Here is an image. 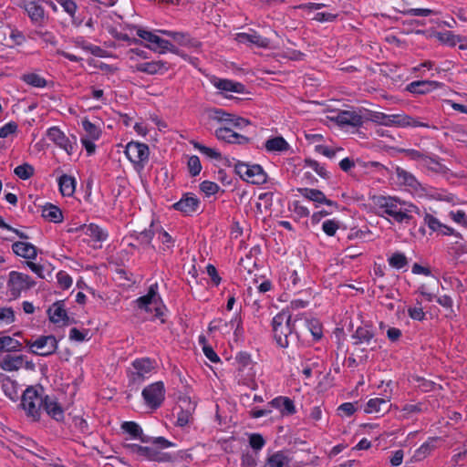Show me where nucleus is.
I'll return each instance as SVG.
<instances>
[{"instance_id":"f257e3e1","label":"nucleus","mask_w":467,"mask_h":467,"mask_svg":"<svg viewBox=\"0 0 467 467\" xmlns=\"http://www.w3.org/2000/svg\"><path fill=\"white\" fill-rule=\"evenodd\" d=\"M302 321L301 316H296L292 321V316L288 311L283 310L272 320L274 337L281 348H287L296 343L299 336L296 330V324Z\"/></svg>"},{"instance_id":"f03ea898","label":"nucleus","mask_w":467,"mask_h":467,"mask_svg":"<svg viewBox=\"0 0 467 467\" xmlns=\"http://www.w3.org/2000/svg\"><path fill=\"white\" fill-rule=\"evenodd\" d=\"M374 203L386 213L393 218L397 223H409L412 219V213H419L416 206L406 205L400 200L394 197L378 196L374 198Z\"/></svg>"},{"instance_id":"7ed1b4c3","label":"nucleus","mask_w":467,"mask_h":467,"mask_svg":"<svg viewBox=\"0 0 467 467\" xmlns=\"http://www.w3.org/2000/svg\"><path fill=\"white\" fill-rule=\"evenodd\" d=\"M46 395H44L43 388L36 389L35 387H28L22 395L21 407L26 411L27 417L32 418L33 420H38L45 401Z\"/></svg>"},{"instance_id":"20e7f679","label":"nucleus","mask_w":467,"mask_h":467,"mask_svg":"<svg viewBox=\"0 0 467 467\" xmlns=\"http://www.w3.org/2000/svg\"><path fill=\"white\" fill-rule=\"evenodd\" d=\"M235 172L244 181L253 184H263L267 180V175L259 164L249 165L238 161L234 165Z\"/></svg>"},{"instance_id":"39448f33","label":"nucleus","mask_w":467,"mask_h":467,"mask_svg":"<svg viewBox=\"0 0 467 467\" xmlns=\"http://www.w3.org/2000/svg\"><path fill=\"white\" fill-rule=\"evenodd\" d=\"M123 447L130 453L136 454L140 459L155 462H170L171 457L168 453L157 451L153 447L140 446L136 443H124Z\"/></svg>"},{"instance_id":"423d86ee","label":"nucleus","mask_w":467,"mask_h":467,"mask_svg":"<svg viewBox=\"0 0 467 467\" xmlns=\"http://www.w3.org/2000/svg\"><path fill=\"white\" fill-rule=\"evenodd\" d=\"M31 353L47 357L55 353L57 349V340L54 336H41L36 340H26Z\"/></svg>"},{"instance_id":"0eeeda50","label":"nucleus","mask_w":467,"mask_h":467,"mask_svg":"<svg viewBox=\"0 0 467 467\" xmlns=\"http://www.w3.org/2000/svg\"><path fill=\"white\" fill-rule=\"evenodd\" d=\"M145 403L151 409L156 410L164 401L165 388L162 381L154 382L147 386L141 393Z\"/></svg>"},{"instance_id":"6e6552de","label":"nucleus","mask_w":467,"mask_h":467,"mask_svg":"<svg viewBox=\"0 0 467 467\" xmlns=\"http://www.w3.org/2000/svg\"><path fill=\"white\" fill-rule=\"evenodd\" d=\"M210 118L224 123V127L243 129L251 124L250 120L234 114L228 113L221 109H213L210 110Z\"/></svg>"},{"instance_id":"1a4fd4ad","label":"nucleus","mask_w":467,"mask_h":467,"mask_svg":"<svg viewBox=\"0 0 467 467\" xmlns=\"http://www.w3.org/2000/svg\"><path fill=\"white\" fill-rule=\"evenodd\" d=\"M36 285L35 281L28 275L13 271L9 275L7 283L10 295L17 297L21 291L27 290Z\"/></svg>"},{"instance_id":"9d476101","label":"nucleus","mask_w":467,"mask_h":467,"mask_svg":"<svg viewBox=\"0 0 467 467\" xmlns=\"http://www.w3.org/2000/svg\"><path fill=\"white\" fill-rule=\"evenodd\" d=\"M47 136L52 142L63 149L68 155L73 154L77 146V139L75 136H72L70 139L57 127L49 128L47 131Z\"/></svg>"},{"instance_id":"9b49d317","label":"nucleus","mask_w":467,"mask_h":467,"mask_svg":"<svg viewBox=\"0 0 467 467\" xmlns=\"http://www.w3.org/2000/svg\"><path fill=\"white\" fill-rule=\"evenodd\" d=\"M127 158L135 165L143 167V163L149 159L150 150L147 144L130 141L125 149Z\"/></svg>"},{"instance_id":"f8f14e48","label":"nucleus","mask_w":467,"mask_h":467,"mask_svg":"<svg viewBox=\"0 0 467 467\" xmlns=\"http://www.w3.org/2000/svg\"><path fill=\"white\" fill-rule=\"evenodd\" d=\"M47 315L49 320L54 323H59L60 321L64 322V325H69L75 323L74 319H70L67 314L65 309V305L63 301L55 302L48 309Z\"/></svg>"},{"instance_id":"ddd939ff","label":"nucleus","mask_w":467,"mask_h":467,"mask_svg":"<svg viewBox=\"0 0 467 467\" xmlns=\"http://www.w3.org/2000/svg\"><path fill=\"white\" fill-rule=\"evenodd\" d=\"M172 207L185 215H191L198 211L200 207V201L191 193H185L179 202L172 205Z\"/></svg>"},{"instance_id":"4468645a","label":"nucleus","mask_w":467,"mask_h":467,"mask_svg":"<svg viewBox=\"0 0 467 467\" xmlns=\"http://www.w3.org/2000/svg\"><path fill=\"white\" fill-rule=\"evenodd\" d=\"M235 40L241 44L255 46L262 48L268 47L270 44V40L268 38L263 37L253 30L250 33H238L235 36Z\"/></svg>"},{"instance_id":"2eb2a0df","label":"nucleus","mask_w":467,"mask_h":467,"mask_svg":"<svg viewBox=\"0 0 467 467\" xmlns=\"http://www.w3.org/2000/svg\"><path fill=\"white\" fill-rule=\"evenodd\" d=\"M215 136L218 140L228 143L246 144L249 142V138L234 131L230 127L218 128L215 130Z\"/></svg>"},{"instance_id":"dca6fc26","label":"nucleus","mask_w":467,"mask_h":467,"mask_svg":"<svg viewBox=\"0 0 467 467\" xmlns=\"http://www.w3.org/2000/svg\"><path fill=\"white\" fill-rule=\"evenodd\" d=\"M335 120L341 126L359 127L363 124L362 116L356 110H341Z\"/></svg>"},{"instance_id":"f3484780","label":"nucleus","mask_w":467,"mask_h":467,"mask_svg":"<svg viewBox=\"0 0 467 467\" xmlns=\"http://www.w3.org/2000/svg\"><path fill=\"white\" fill-rule=\"evenodd\" d=\"M180 411L177 417V425L180 427L186 426L191 420H192V411L195 409V405L191 402L189 398L184 397L180 399Z\"/></svg>"},{"instance_id":"a211bd4d","label":"nucleus","mask_w":467,"mask_h":467,"mask_svg":"<svg viewBox=\"0 0 467 467\" xmlns=\"http://www.w3.org/2000/svg\"><path fill=\"white\" fill-rule=\"evenodd\" d=\"M241 317L236 316L229 323L222 318L213 320L209 325L210 331L219 330L223 333H229L232 328L235 326L234 333L238 334L241 327Z\"/></svg>"},{"instance_id":"6ab92c4d","label":"nucleus","mask_w":467,"mask_h":467,"mask_svg":"<svg viewBox=\"0 0 467 467\" xmlns=\"http://www.w3.org/2000/svg\"><path fill=\"white\" fill-rule=\"evenodd\" d=\"M441 87V83L433 80H418L410 83L406 89L413 94H426Z\"/></svg>"},{"instance_id":"aec40b11","label":"nucleus","mask_w":467,"mask_h":467,"mask_svg":"<svg viewBox=\"0 0 467 467\" xmlns=\"http://www.w3.org/2000/svg\"><path fill=\"white\" fill-rule=\"evenodd\" d=\"M374 337V333L372 329H370L368 327H359L357 328L355 333L352 336V338L354 339L353 345L355 347H358L362 344L370 345L372 343V339ZM374 346L371 347V350H374L377 348L376 346V340L373 341Z\"/></svg>"},{"instance_id":"412c9836","label":"nucleus","mask_w":467,"mask_h":467,"mask_svg":"<svg viewBox=\"0 0 467 467\" xmlns=\"http://www.w3.org/2000/svg\"><path fill=\"white\" fill-rule=\"evenodd\" d=\"M136 372L132 375L134 382H141L145 379V375L153 369L152 361L150 358L136 359L132 363Z\"/></svg>"},{"instance_id":"4be33fe9","label":"nucleus","mask_w":467,"mask_h":467,"mask_svg":"<svg viewBox=\"0 0 467 467\" xmlns=\"http://www.w3.org/2000/svg\"><path fill=\"white\" fill-rule=\"evenodd\" d=\"M389 126L397 127H429L428 124L414 119L406 114H391L389 115Z\"/></svg>"},{"instance_id":"5701e85b","label":"nucleus","mask_w":467,"mask_h":467,"mask_svg":"<svg viewBox=\"0 0 467 467\" xmlns=\"http://www.w3.org/2000/svg\"><path fill=\"white\" fill-rule=\"evenodd\" d=\"M12 250L16 255L26 259H36L37 256L36 247L30 243L15 242Z\"/></svg>"},{"instance_id":"b1692460","label":"nucleus","mask_w":467,"mask_h":467,"mask_svg":"<svg viewBox=\"0 0 467 467\" xmlns=\"http://www.w3.org/2000/svg\"><path fill=\"white\" fill-rule=\"evenodd\" d=\"M42 410H44L50 417L57 421L63 420L64 418V412L61 406L53 397L46 395Z\"/></svg>"},{"instance_id":"393cba45","label":"nucleus","mask_w":467,"mask_h":467,"mask_svg":"<svg viewBox=\"0 0 467 467\" xmlns=\"http://www.w3.org/2000/svg\"><path fill=\"white\" fill-rule=\"evenodd\" d=\"M269 405L281 411L282 414L293 415L296 413V407L291 399L287 397H277L269 402Z\"/></svg>"},{"instance_id":"a878e982","label":"nucleus","mask_w":467,"mask_h":467,"mask_svg":"<svg viewBox=\"0 0 467 467\" xmlns=\"http://www.w3.org/2000/svg\"><path fill=\"white\" fill-rule=\"evenodd\" d=\"M157 285H152L150 286L147 295L140 296L137 299L138 306L140 309H145L146 311H152V306L157 305L156 296H157Z\"/></svg>"},{"instance_id":"bb28decb","label":"nucleus","mask_w":467,"mask_h":467,"mask_svg":"<svg viewBox=\"0 0 467 467\" xmlns=\"http://www.w3.org/2000/svg\"><path fill=\"white\" fill-rule=\"evenodd\" d=\"M24 364V356L6 355L0 359V368L6 371H15L19 369Z\"/></svg>"},{"instance_id":"cd10ccee","label":"nucleus","mask_w":467,"mask_h":467,"mask_svg":"<svg viewBox=\"0 0 467 467\" xmlns=\"http://www.w3.org/2000/svg\"><path fill=\"white\" fill-rule=\"evenodd\" d=\"M389 400L384 398L370 399L365 408L366 413L384 412L388 411L389 408Z\"/></svg>"},{"instance_id":"c85d7f7f","label":"nucleus","mask_w":467,"mask_h":467,"mask_svg":"<svg viewBox=\"0 0 467 467\" xmlns=\"http://www.w3.org/2000/svg\"><path fill=\"white\" fill-rule=\"evenodd\" d=\"M59 191L63 196H72L76 189V181L72 176L63 174L58 179Z\"/></svg>"},{"instance_id":"c756f323","label":"nucleus","mask_w":467,"mask_h":467,"mask_svg":"<svg viewBox=\"0 0 467 467\" xmlns=\"http://www.w3.org/2000/svg\"><path fill=\"white\" fill-rule=\"evenodd\" d=\"M162 69L167 70V67H166V63L161 60L144 62V63L138 64L136 66L137 71L144 72V73L150 74V75L159 73Z\"/></svg>"},{"instance_id":"7c9ffc66","label":"nucleus","mask_w":467,"mask_h":467,"mask_svg":"<svg viewBox=\"0 0 467 467\" xmlns=\"http://www.w3.org/2000/svg\"><path fill=\"white\" fill-rule=\"evenodd\" d=\"M42 216L52 223H61L63 221V214L61 210L51 203L46 204L42 209Z\"/></svg>"},{"instance_id":"2f4dec72","label":"nucleus","mask_w":467,"mask_h":467,"mask_svg":"<svg viewBox=\"0 0 467 467\" xmlns=\"http://www.w3.org/2000/svg\"><path fill=\"white\" fill-rule=\"evenodd\" d=\"M291 459L283 451H277L267 458L265 467H290Z\"/></svg>"},{"instance_id":"473e14b6","label":"nucleus","mask_w":467,"mask_h":467,"mask_svg":"<svg viewBox=\"0 0 467 467\" xmlns=\"http://www.w3.org/2000/svg\"><path fill=\"white\" fill-rule=\"evenodd\" d=\"M299 327L302 329L309 331L316 339H319L322 337L321 325L317 319H307L302 317V321L299 322Z\"/></svg>"},{"instance_id":"72a5a7b5","label":"nucleus","mask_w":467,"mask_h":467,"mask_svg":"<svg viewBox=\"0 0 467 467\" xmlns=\"http://www.w3.org/2000/svg\"><path fill=\"white\" fill-rule=\"evenodd\" d=\"M265 148L267 151H285L289 149V144L281 137H274L267 140L265 143Z\"/></svg>"},{"instance_id":"f704fd0d","label":"nucleus","mask_w":467,"mask_h":467,"mask_svg":"<svg viewBox=\"0 0 467 467\" xmlns=\"http://www.w3.org/2000/svg\"><path fill=\"white\" fill-rule=\"evenodd\" d=\"M121 429L133 438H139L142 442H150V438L143 436L141 428L134 421L123 422Z\"/></svg>"},{"instance_id":"c9c22d12","label":"nucleus","mask_w":467,"mask_h":467,"mask_svg":"<svg viewBox=\"0 0 467 467\" xmlns=\"http://www.w3.org/2000/svg\"><path fill=\"white\" fill-rule=\"evenodd\" d=\"M214 86L221 90L233 91L235 93H244V86L240 82H234L228 79H218L214 82Z\"/></svg>"},{"instance_id":"e433bc0d","label":"nucleus","mask_w":467,"mask_h":467,"mask_svg":"<svg viewBox=\"0 0 467 467\" xmlns=\"http://www.w3.org/2000/svg\"><path fill=\"white\" fill-rule=\"evenodd\" d=\"M25 9L33 21L41 22L44 19V9L36 2H29L26 5Z\"/></svg>"},{"instance_id":"4c0bfd02","label":"nucleus","mask_w":467,"mask_h":467,"mask_svg":"<svg viewBox=\"0 0 467 467\" xmlns=\"http://www.w3.org/2000/svg\"><path fill=\"white\" fill-rule=\"evenodd\" d=\"M22 344L10 336L0 337V352L1 351H19Z\"/></svg>"},{"instance_id":"58836bf2","label":"nucleus","mask_w":467,"mask_h":467,"mask_svg":"<svg viewBox=\"0 0 467 467\" xmlns=\"http://www.w3.org/2000/svg\"><path fill=\"white\" fill-rule=\"evenodd\" d=\"M284 281L287 282V288L292 290H297L303 286L301 278L298 276L296 270L287 269L286 272L284 273Z\"/></svg>"},{"instance_id":"ea45409f","label":"nucleus","mask_w":467,"mask_h":467,"mask_svg":"<svg viewBox=\"0 0 467 467\" xmlns=\"http://www.w3.org/2000/svg\"><path fill=\"white\" fill-rule=\"evenodd\" d=\"M428 406L424 402H419L416 404H405L401 410L402 418L409 419L412 414L420 413L426 411Z\"/></svg>"},{"instance_id":"a19ab883","label":"nucleus","mask_w":467,"mask_h":467,"mask_svg":"<svg viewBox=\"0 0 467 467\" xmlns=\"http://www.w3.org/2000/svg\"><path fill=\"white\" fill-rule=\"evenodd\" d=\"M156 235L158 240L161 241L162 244V251H171L175 243L174 239L166 231H163L162 229L156 230Z\"/></svg>"},{"instance_id":"79ce46f5","label":"nucleus","mask_w":467,"mask_h":467,"mask_svg":"<svg viewBox=\"0 0 467 467\" xmlns=\"http://www.w3.org/2000/svg\"><path fill=\"white\" fill-rule=\"evenodd\" d=\"M298 191L304 197L310 201L321 203L322 201L326 200L325 194L319 190L304 188L299 189Z\"/></svg>"},{"instance_id":"37998d69","label":"nucleus","mask_w":467,"mask_h":467,"mask_svg":"<svg viewBox=\"0 0 467 467\" xmlns=\"http://www.w3.org/2000/svg\"><path fill=\"white\" fill-rule=\"evenodd\" d=\"M396 174L398 179L405 185L415 187L417 184L416 178L410 173L409 171H405L404 169L400 167H397L396 169Z\"/></svg>"},{"instance_id":"c03bdc74","label":"nucleus","mask_w":467,"mask_h":467,"mask_svg":"<svg viewBox=\"0 0 467 467\" xmlns=\"http://www.w3.org/2000/svg\"><path fill=\"white\" fill-rule=\"evenodd\" d=\"M153 224L151 223L150 229H145L136 235V240L142 245H149L151 240L156 235V230L152 229Z\"/></svg>"},{"instance_id":"a18cd8bd","label":"nucleus","mask_w":467,"mask_h":467,"mask_svg":"<svg viewBox=\"0 0 467 467\" xmlns=\"http://www.w3.org/2000/svg\"><path fill=\"white\" fill-rule=\"evenodd\" d=\"M22 79L26 84L36 88H44L47 85L46 79L35 73L25 74Z\"/></svg>"},{"instance_id":"49530a36","label":"nucleus","mask_w":467,"mask_h":467,"mask_svg":"<svg viewBox=\"0 0 467 467\" xmlns=\"http://www.w3.org/2000/svg\"><path fill=\"white\" fill-rule=\"evenodd\" d=\"M35 169L29 163H23L15 168L14 173L22 180H27L34 175Z\"/></svg>"},{"instance_id":"de8ad7c7","label":"nucleus","mask_w":467,"mask_h":467,"mask_svg":"<svg viewBox=\"0 0 467 467\" xmlns=\"http://www.w3.org/2000/svg\"><path fill=\"white\" fill-rule=\"evenodd\" d=\"M85 234L91 237L94 241H102L106 239L107 234L96 224H89L85 227Z\"/></svg>"},{"instance_id":"09e8293b","label":"nucleus","mask_w":467,"mask_h":467,"mask_svg":"<svg viewBox=\"0 0 467 467\" xmlns=\"http://www.w3.org/2000/svg\"><path fill=\"white\" fill-rule=\"evenodd\" d=\"M82 127L84 130L87 132L88 139L98 140L100 137L101 130L93 123H91L88 119H84L82 121Z\"/></svg>"},{"instance_id":"8fccbe9b","label":"nucleus","mask_w":467,"mask_h":467,"mask_svg":"<svg viewBox=\"0 0 467 467\" xmlns=\"http://www.w3.org/2000/svg\"><path fill=\"white\" fill-rule=\"evenodd\" d=\"M434 440L428 441L424 442L416 451L414 454V458L416 460H422L425 457H427L434 449L433 444Z\"/></svg>"},{"instance_id":"3c124183","label":"nucleus","mask_w":467,"mask_h":467,"mask_svg":"<svg viewBox=\"0 0 467 467\" xmlns=\"http://www.w3.org/2000/svg\"><path fill=\"white\" fill-rule=\"evenodd\" d=\"M389 264L393 268L401 269L408 265V260L404 254L394 253L389 258Z\"/></svg>"},{"instance_id":"603ef678","label":"nucleus","mask_w":467,"mask_h":467,"mask_svg":"<svg viewBox=\"0 0 467 467\" xmlns=\"http://www.w3.org/2000/svg\"><path fill=\"white\" fill-rule=\"evenodd\" d=\"M367 119L380 125L389 126V115L382 112L369 111Z\"/></svg>"},{"instance_id":"864d4df0","label":"nucleus","mask_w":467,"mask_h":467,"mask_svg":"<svg viewBox=\"0 0 467 467\" xmlns=\"http://www.w3.org/2000/svg\"><path fill=\"white\" fill-rule=\"evenodd\" d=\"M413 380L415 381V387L419 389L422 392H430L434 389L435 383L431 380L426 379L420 377H413Z\"/></svg>"},{"instance_id":"5fc2aeb1","label":"nucleus","mask_w":467,"mask_h":467,"mask_svg":"<svg viewBox=\"0 0 467 467\" xmlns=\"http://www.w3.org/2000/svg\"><path fill=\"white\" fill-rule=\"evenodd\" d=\"M187 166L189 172L192 177L199 175L202 171V164L200 159L196 155H192L189 158Z\"/></svg>"},{"instance_id":"6e6d98bb","label":"nucleus","mask_w":467,"mask_h":467,"mask_svg":"<svg viewBox=\"0 0 467 467\" xmlns=\"http://www.w3.org/2000/svg\"><path fill=\"white\" fill-rule=\"evenodd\" d=\"M195 149L199 150L202 153L205 154L207 157L214 160H221L222 155L215 149L206 147L199 142L193 143Z\"/></svg>"},{"instance_id":"4d7b16f0","label":"nucleus","mask_w":467,"mask_h":467,"mask_svg":"<svg viewBox=\"0 0 467 467\" xmlns=\"http://www.w3.org/2000/svg\"><path fill=\"white\" fill-rule=\"evenodd\" d=\"M153 47H150V48L154 51H159L160 53H165L167 48H171V43L166 39L161 38L160 36H156V38H154ZM150 47V46H148Z\"/></svg>"},{"instance_id":"13d9d810","label":"nucleus","mask_w":467,"mask_h":467,"mask_svg":"<svg viewBox=\"0 0 467 467\" xmlns=\"http://www.w3.org/2000/svg\"><path fill=\"white\" fill-rule=\"evenodd\" d=\"M200 189L207 196H210L215 194L219 191V186L215 182L204 181L200 184Z\"/></svg>"},{"instance_id":"bf43d9fd","label":"nucleus","mask_w":467,"mask_h":467,"mask_svg":"<svg viewBox=\"0 0 467 467\" xmlns=\"http://www.w3.org/2000/svg\"><path fill=\"white\" fill-rule=\"evenodd\" d=\"M306 165L313 169L320 177L327 178V172L326 169L321 166L317 161L306 159L305 161Z\"/></svg>"},{"instance_id":"052dcab7","label":"nucleus","mask_w":467,"mask_h":467,"mask_svg":"<svg viewBox=\"0 0 467 467\" xmlns=\"http://www.w3.org/2000/svg\"><path fill=\"white\" fill-rule=\"evenodd\" d=\"M88 334V329H86L84 331H80L77 327H73L70 329V332H69V339L72 341L83 342L84 340L87 339Z\"/></svg>"},{"instance_id":"680f3d73","label":"nucleus","mask_w":467,"mask_h":467,"mask_svg":"<svg viewBox=\"0 0 467 467\" xmlns=\"http://www.w3.org/2000/svg\"><path fill=\"white\" fill-rule=\"evenodd\" d=\"M424 223L431 229L432 231H438L441 229L443 226L442 223L439 222L437 218H435L433 215L426 213L424 215Z\"/></svg>"},{"instance_id":"e2e57ef3","label":"nucleus","mask_w":467,"mask_h":467,"mask_svg":"<svg viewBox=\"0 0 467 467\" xmlns=\"http://www.w3.org/2000/svg\"><path fill=\"white\" fill-rule=\"evenodd\" d=\"M338 223L334 220H327L323 223L322 229L328 236H334L338 229Z\"/></svg>"},{"instance_id":"0e129e2a","label":"nucleus","mask_w":467,"mask_h":467,"mask_svg":"<svg viewBox=\"0 0 467 467\" xmlns=\"http://www.w3.org/2000/svg\"><path fill=\"white\" fill-rule=\"evenodd\" d=\"M265 441L261 434L254 433L249 437V444L254 450H260L264 447Z\"/></svg>"},{"instance_id":"69168bd1","label":"nucleus","mask_w":467,"mask_h":467,"mask_svg":"<svg viewBox=\"0 0 467 467\" xmlns=\"http://www.w3.org/2000/svg\"><path fill=\"white\" fill-rule=\"evenodd\" d=\"M65 12H67L72 18H74L77 12V4L73 0H58Z\"/></svg>"},{"instance_id":"338daca9","label":"nucleus","mask_w":467,"mask_h":467,"mask_svg":"<svg viewBox=\"0 0 467 467\" xmlns=\"http://www.w3.org/2000/svg\"><path fill=\"white\" fill-rule=\"evenodd\" d=\"M5 394L9 397L12 400H15L18 398V393L16 391L15 383L13 381H8L2 385Z\"/></svg>"},{"instance_id":"774afa93","label":"nucleus","mask_w":467,"mask_h":467,"mask_svg":"<svg viewBox=\"0 0 467 467\" xmlns=\"http://www.w3.org/2000/svg\"><path fill=\"white\" fill-rule=\"evenodd\" d=\"M440 40L445 44H448L451 47H454L458 42L461 41V37L452 34L451 32H446L444 34H441Z\"/></svg>"}]
</instances>
